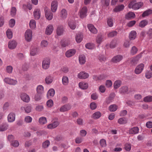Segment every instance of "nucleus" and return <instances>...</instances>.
<instances>
[{
  "label": "nucleus",
  "instance_id": "1",
  "mask_svg": "<svg viewBox=\"0 0 152 152\" xmlns=\"http://www.w3.org/2000/svg\"><path fill=\"white\" fill-rule=\"evenodd\" d=\"M143 4L141 2L135 3L134 1L131 2L128 5V7L132 8L134 10L139 9L142 5Z\"/></svg>",
  "mask_w": 152,
  "mask_h": 152
},
{
  "label": "nucleus",
  "instance_id": "2",
  "mask_svg": "<svg viewBox=\"0 0 152 152\" xmlns=\"http://www.w3.org/2000/svg\"><path fill=\"white\" fill-rule=\"evenodd\" d=\"M32 32L31 30L28 29L25 33V38L26 40L28 42L31 41L32 39Z\"/></svg>",
  "mask_w": 152,
  "mask_h": 152
},
{
  "label": "nucleus",
  "instance_id": "3",
  "mask_svg": "<svg viewBox=\"0 0 152 152\" xmlns=\"http://www.w3.org/2000/svg\"><path fill=\"white\" fill-rule=\"evenodd\" d=\"M50 60L49 58H45L42 61V67L43 69H48L50 66Z\"/></svg>",
  "mask_w": 152,
  "mask_h": 152
},
{
  "label": "nucleus",
  "instance_id": "4",
  "mask_svg": "<svg viewBox=\"0 0 152 152\" xmlns=\"http://www.w3.org/2000/svg\"><path fill=\"white\" fill-rule=\"evenodd\" d=\"M87 12V8L86 7H84L80 9L79 11L80 17L81 18H83L86 17Z\"/></svg>",
  "mask_w": 152,
  "mask_h": 152
},
{
  "label": "nucleus",
  "instance_id": "5",
  "mask_svg": "<svg viewBox=\"0 0 152 152\" xmlns=\"http://www.w3.org/2000/svg\"><path fill=\"white\" fill-rule=\"evenodd\" d=\"M4 80L6 83L12 85H15L18 83V81L16 80L12 79L8 77L5 78Z\"/></svg>",
  "mask_w": 152,
  "mask_h": 152
},
{
  "label": "nucleus",
  "instance_id": "6",
  "mask_svg": "<svg viewBox=\"0 0 152 152\" xmlns=\"http://www.w3.org/2000/svg\"><path fill=\"white\" fill-rule=\"evenodd\" d=\"M142 53H141L130 59V63L132 64H135L137 63L140 59L142 56Z\"/></svg>",
  "mask_w": 152,
  "mask_h": 152
},
{
  "label": "nucleus",
  "instance_id": "7",
  "mask_svg": "<svg viewBox=\"0 0 152 152\" xmlns=\"http://www.w3.org/2000/svg\"><path fill=\"white\" fill-rule=\"evenodd\" d=\"M144 67V65L142 63H141L137 65L135 69L134 72L136 74H140L143 71Z\"/></svg>",
  "mask_w": 152,
  "mask_h": 152
},
{
  "label": "nucleus",
  "instance_id": "8",
  "mask_svg": "<svg viewBox=\"0 0 152 152\" xmlns=\"http://www.w3.org/2000/svg\"><path fill=\"white\" fill-rule=\"evenodd\" d=\"M59 124V123L58 121H54L51 123L48 124L47 128L49 129H53L57 127Z\"/></svg>",
  "mask_w": 152,
  "mask_h": 152
},
{
  "label": "nucleus",
  "instance_id": "9",
  "mask_svg": "<svg viewBox=\"0 0 152 152\" xmlns=\"http://www.w3.org/2000/svg\"><path fill=\"white\" fill-rule=\"evenodd\" d=\"M71 108V105L69 104H66L62 106L59 110L61 112H64L68 111Z\"/></svg>",
  "mask_w": 152,
  "mask_h": 152
},
{
  "label": "nucleus",
  "instance_id": "10",
  "mask_svg": "<svg viewBox=\"0 0 152 152\" xmlns=\"http://www.w3.org/2000/svg\"><path fill=\"white\" fill-rule=\"evenodd\" d=\"M53 30V27L52 25H49L46 27L45 33L48 35H50Z\"/></svg>",
  "mask_w": 152,
  "mask_h": 152
},
{
  "label": "nucleus",
  "instance_id": "11",
  "mask_svg": "<svg viewBox=\"0 0 152 152\" xmlns=\"http://www.w3.org/2000/svg\"><path fill=\"white\" fill-rule=\"evenodd\" d=\"M119 92L123 94H128L129 92L128 87L126 86H124L121 87L119 90Z\"/></svg>",
  "mask_w": 152,
  "mask_h": 152
},
{
  "label": "nucleus",
  "instance_id": "12",
  "mask_svg": "<svg viewBox=\"0 0 152 152\" xmlns=\"http://www.w3.org/2000/svg\"><path fill=\"white\" fill-rule=\"evenodd\" d=\"M17 43L15 40H12L10 41L8 44V47L10 49H13L16 47Z\"/></svg>",
  "mask_w": 152,
  "mask_h": 152
},
{
  "label": "nucleus",
  "instance_id": "13",
  "mask_svg": "<svg viewBox=\"0 0 152 152\" xmlns=\"http://www.w3.org/2000/svg\"><path fill=\"white\" fill-rule=\"evenodd\" d=\"M123 56L121 55H117L113 58L112 61L114 63H118L120 62L123 59Z\"/></svg>",
  "mask_w": 152,
  "mask_h": 152
},
{
  "label": "nucleus",
  "instance_id": "14",
  "mask_svg": "<svg viewBox=\"0 0 152 152\" xmlns=\"http://www.w3.org/2000/svg\"><path fill=\"white\" fill-rule=\"evenodd\" d=\"M20 98L24 102H28L30 101V97L26 93H22L21 94Z\"/></svg>",
  "mask_w": 152,
  "mask_h": 152
},
{
  "label": "nucleus",
  "instance_id": "15",
  "mask_svg": "<svg viewBox=\"0 0 152 152\" xmlns=\"http://www.w3.org/2000/svg\"><path fill=\"white\" fill-rule=\"evenodd\" d=\"M64 29L63 26L62 25H59L56 29V34L58 36H61L63 34Z\"/></svg>",
  "mask_w": 152,
  "mask_h": 152
},
{
  "label": "nucleus",
  "instance_id": "16",
  "mask_svg": "<svg viewBox=\"0 0 152 152\" xmlns=\"http://www.w3.org/2000/svg\"><path fill=\"white\" fill-rule=\"evenodd\" d=\"M77 77L80 79H85L88 77L89 75L88 73L82 72L78 74Z\"/></svg>",
  "mask_w": 152,
  "mask_h": 152
},
{
  "label": "nucleus",
  "instance_id": "17",
  "mask_svg": "<svg viewBox=\"0 0 152 152\" xmlns=\"http://www.w3.org/2000/svg\"><path fill=\"white\" fill-rule=\"evenodd\" d=\"M75 52L76 50L75 49H70L66 52L65 55L67 57L69 58L74 55Z\"/></svg>",
  "mask_w": 152,
  "mask_h": 152
},
{
  "label": "nucleus",
  "instance_id": "18",
  "mask_svg": "<svg viewBox=\"0 0 152 152\" xmlns=\"http://www.w3.org/2000/svg\"><path fill=\"white\" fill-rule=\"evenodd\" d=\"M15 115L14 113H10L8 115L7 119L9 122H12L15 121Z\"/></svg>",
  "mask_w": 152,
  "mask_h": 152
},
{
  "label": "nucleus",
  "instance_id": "19",
  "mask_svg": "<svg viewBox=\"0 0 152 152\" xmlns=\"http://www.w3.org/2000/svg\"><path fill=\"white\" fill-rule=\"evenodd\" d=\"M67 12L65 9L61 10L60 12V16L62 19H65L67 16Z\"/></svg>",
  "mask_w": 152,
  "mask_h": 152
},
{
  "label": "nucleus",
  "instance_id": "20",
  "mask_svg": "<svg viewBox=\"0 0 152 152\" xmlns=\"http://www.w3.org/2000/svg\"><path fill=\"white\" fill-rule=\"evenodd\" d=\"M58 8V2L57 1H53L51 4V9L53 12H55Z\"/></svg>",
  "mask_w": 152,
  "mask_h": 152
},
{
  "label": "nucleus",
  "instance_id": "21",
  "mask_svg": "<svg viewBox=\"0 0 152 152\" xmlns=\"http://www.w3.org/2000/svg\"><path fill=\"white\" fill-rule=\"evenodd\" d=\"M40 12L39 9H35L34 12V15L35 18L36 19H38L40 17Z\"/></svg>",
  "mask_w": 152,
  "mask_h": 152
},
{
  "label": "nucleus",
  "instance_id": "22",
  "mask_svg": "<svg viewBox=\"0 0 152 152\" xmlns=\"http://www.w3.org/2000/svg\"><path fill=\"white\" fill-rule=\"evenodd\" d=\"M88 27L89 30L92 33L96 34L97 33V30L93 25L88 24Z\"/></svg>",
  "mask_w": 152,
  "mask_h": 152
},
{
  "label": "nucleus",
  "instance_id": "23",
  "mask_svg": "<svg viewBox=\"0 0 152 152\" xmlns=\"http://www.w3.org/2000/svg\"><path fill=\"white\" fill-rule=\"evenodd\" d=\"M139 128L137 127H134L129 130V133L131 134H135L139 132Z\"/></svg>",
  "mask_w": 152,
  "mask_h": 152
},
{
  "label": "nucleus",
  "instance_id": "24",
  "mask_svg": "<svg viewBox=\"0 0 152 152\" xmlns=\"http://www.w3.org/2000/svg\"><path fill=\"white\" fill-rule=\"evenodd\" d=\"M79 87L83 89H86L88 87V84L87 83L84 82H81L79 83Z\"/></svg>",
  "mask_w": 152,
  "mask_h": 152
},
{
  "label": "nucleus",
  "instance_id": "25",
  "mask_svg": "<svg viewBox=\"0 0 152 152\" xmlns=\"http://www.w3.org/2000/svg\"><path fill=\"white\" fill-rule=\"evenodd\" d=\"M37 93L42 94L44 93V87L42 85H39L36 88Z\"/></svg>",
  "mask_w": 152,
  "mask_h": 152
},
{
  "label": "nucleus",
  "instance_id": "26",
  "mask_svg": "<svg viewBox=\"0 0 152 152\" xmlns=\"http://www.w3.org/2000/svg\"><path fill=\"white\" fill-rule=\"evenodd\" d=\"M79 61L80 64H83L86 61V57L84 55H80L79 57Z\"/></svg>",
  "mask_w": 152,
  "mask_h": 152
},
{
  "label": "nucleus",
  "instance_id": "27",
  "mask_svg": "<svg viewBox=\"0 0 152 152\" xmlns=\"http://www.w3.org/2000/svg\"><path fill=\"white\" fill-rule=\"evenodd\" d=\"M137 33L136 31H131L129 36V38L130 40H133L136 37Z\"/></svg>",
  "mask_w": 152,
  "mask_h": 152
},
{
  "label": "nucleus",
  "instance_id": "28",
  "mask_svg": "<svg viewBox=\"0 0 152 152\" xmlns=\"http://www.w3.org/2000/svg\"><path fill=\"white\" fill-rule=\"evenodd\" d=\"M53 78L51 75L47 76L45 79V81L47 84H50L53 81Z\"/></svg>",
  "mask_w": 152,
  "mask_h": 152
},
{
  "label": "nucleus",
  "instance_id": "29",
  "mask_svg": "<svg viewBox=\"0 0 152 152\" xmlns=\"http://www.w3.org/2000/svg\"><path fill=\"white\" fill-rule=\"evenodd\" d=\"M83 37L81 34H78L76 35L75 40L77 43H80L83 39Z\"/></svg>",
  "mask_w": 152,
  "mask_h": 152
},
{
  "label": "nucleus",
  "instance_id": "30",
  "mask_svg": "<svg viewBox=\"0 0 152 152\" xmlns=\"http://www.w3.org/2000/svg\"><path fill=\"white\" fill-rule=\"evenodd\" d=\"M55 94V91L54 89L53 88L50 89L48 92L47 96L48 98H50L54 96Z\"/></svg>",
  "mask_w": 152,
  "mask_h": 152
},
{
  "label": "nucleus",
  "instance_id": "31",
  "mask_svg": "<svg viewBox=\"0 0 152 152\" xmlns=\"http://www.w3.org/2000/svg\"><path fill=\"white\" fill-rule=\"evenodd\" d=\"M124 6L123 4L116 6L113 9V11L115 12H117L122 10L124 8Z\"/></svg>",
  "mask_w": 152,
  "mask_h": 152
},
{
  "label": "nucleus",
  "instance_id": "32",
  "mask_svg": "<svg viewBox=\"0 0 152 152\" xmlns=\"http://www.w3.org/2000/svg\"><path fill=\"white\" fill-rule=\"evenodd\" d=\"M45 17L48 20H50L53 18V14L50 11L47 10L45 12Z\"/></svg>",
  "mask_w": 152,
  "mask_h": 152
},
{
  "label": "nucleus",
  "instance_id": "33",
  "mask_svg": "<svg viewBox=\"0 0 152 152\" xmlns=\"http://www.w3.org/2000/svg\"><path fill=\"white\" fill-rule=\"evenodd\" d=\"M135 17L134 13L132 12H128L126 15L125 18L126 19H129L134 18Z\"/></svg>",
  "mask_w": 152,
  "mask_h": 152
},
{
  "label": "nucleus",
  "instance_id": "34",
  "mask_svg": "<svg viewBox=\"0 0 152 152\" xmlns=\"http://www.w3.org/2000/svg\"><path fill=\"white\" fill-rule=\"evenodd\" d=\"M68 25L70 28L72 30L75 29L76 27V23L73 20L69 21L68 23Z\"/></svg>",
  "mask_w": 152,
  "mask_h": 152
},
{
  "label": "nucleus",
  "instance_id": "35",
  "mask_svg": "<svg viewBox=\"0 0 152 152\" xmlns=\"http://www.w3.org/2000/svg\"><path fill=\"white\" fill-rule=\"evenodd\" d=\"M121 81L119 80H116L114 83V88L115 89L118 88L121 86Z\"/></svg>",
  "mask_w": 152,
  "mask_h": 152
},
{
  "label": "nucleus",
  "instance_id": "36",
  "mask_svg": "<svg viewBox=\"0 0 152 152\" xmlns=\"http://www.w3.org/2000/svg\"><path fill=\"white\" fill-rule=\"evenodd\" d=\"M46 118L44 117H42L39 118V122L41 125H44L47 123Z\"/></svg>",
  "mask_w": 152,
  "mask_h": 152
},
{
  "label": "nucleus",
  "instance_id": "37",
  "mask_svg": "<svg viewBox=\"0 0 152 152\" xmlns=\"http://www.w3.org/2000/svg\"><path fill=\"white\" fill-rule=\"evenodd\" d=\"M29 26L31 29H34L36 27L35 21L33 19L31 20L29 23Z\"/></svg>",
  "mask_w": 152,
  "mask_h": 152
},
{
  "label": "nucleus",
  "instance_id": "38",
  "mask_svg": "<svg viewBox=\"0 0 152 152\" xmlns=\"http://www.w3.org/2000/svg\"><path fill=\"white\" fill-rule=\"evenodd\" d=\"M8 125L6 123H4L0 125V131H4L6 130L8 127Z\"/></svg>",
  "mask_w": 152,
  "mask_h": 152
},
{
  "label": "nucleus",
  "instance_id": "39",
  "mask_svg": "<svg viewBox=\"0 0 152 152\" xmlns=\"http://www.w3.org/2000/svg\"><path fill=\"white\" fill-rule=\"evenodd\" d=\"M101 113L99 112H96L92 115V117L94 119H97L99 118L101 116Z\"/></svg>",
  "mask_w": 152,
  "mask_h": 152
},
{
  "label": "nucleus",
  "instance_id": "40",
  "mask_svg": "<svg viewBox=\"0 0 152 152\" xmlns=\"http://www.w3.org/2000/svg\"><path fill=\"white\" fill-rule=\"evenodd\" d=\"M24 109L25 113H29L31 112V107L30 105H28L26 107H22L21 110H22Z\"/></svg>",
  "mask_w": 152,
  "mask_h": 152
},
{
  "label": "nucleus",
  "instance_id": "41",
  "mask_svg": "<svg viewBox=\"0 0 152 152\" xmlns=\"http://www.w3.org/2000/svg\"><path fill=\"white\" fill-rule=\"evenodd\" d=\"M126 119L124 117L121 118L119 119L118 121V123L120 124H123L126 123Z\"/></svg>",
  "mask_w": 152,
  "mask_h": 152
},
{
  "label": "nucleus",
  "instance_id": "42",
  "mask_svg": "<svg viewBox=\"0 0 152 152\" xmlns=\"http://www.w3.org/2000/svg\"><path fill=\"white\" fill-rule=\"evenodd\" d=\"M63 84L64 85H67L69 83V79L68 77L66 76H63L62 78Z\"/></svg>",
  "mask_w": 152,
  "mask_h": 152
},
{
  "label": "nucleus",
  "instance_id": "43",
  "mask_svg": "<svg viewBox=\"0 0 152 152\" xmlns=\"http://www.w3.org/2000/svg\"><path fill=\"white\" fill-rule=\"evenodd\" d=\"M48 45V42L47 40H44L42 41L41 42V47L42 48H45L47 47Z\"/></svg>",
  "mask_w": 152,
  "mask_h": 152
},
{
  "label": "nucleus",
  "instance_id": "44",
  "mask_svg": "<svg viewBox=\"0 0 152 152\" xmlns=\"http://www.w3.org/2000/svg\"><path fill=\"white\" fill-rule=\"evenodd\" d=\"M143 101L145 102H152V96H148L145 97Z\"/></svg>",
  "mask_w": 152,
  "mask_h": 152
},
{
  "label": "nucleus",
  "instance_id": "45",
  "mask_svg": "<svg viewBox=\"0 0 152 152\" xmlns=\"http://www.w3.org/2000/svg\"><path fill=\"white\" fill-rule=\"evenodd\" d=\"M61 45L63 47H65L70 44V42L68 40H62L61 42Z\"/></svg>",
  "mask_w": 152,
  "mask_h": 152
},
{
  "label": "nucleus",
  "instance_id": "46",
  "mask_svg": "<svg viewBox=\"0 0 152 152\" xmlns=\"http://www.w3.org/2000/svg\"><path fill=\"white\" fill-rule=\"evenodd\" d=\"M117 109V106L115 104H112L109 107V110L111 112L115 111Z\"/></svg>",
  "mask_w": 152,
  "mask_h": 152
},
{
  "label": "nucleus",
  "instance_id": "47",
  "mask_svg": "<svg viewBox=\"0 0 152 152\" xmlns=\"http://www.w3.org/2000/svg\"><path fill=\"white\" fill-rule=\"evenodd\" d=\"M152 13V10L150 9H148L145 11L142 14V16L143 17H145L148 15H149Z\"/></svg>",
  "mask_w": 152,
  "mask_h": 152
},
{
  "label": "nucleus",
  "instance_id": "48",
  "mask_svg": "<svg viewBox=\"0 0 152 152\" xmlns=\"http://www.w3.org/2000/svg\"><path fill=\"white\" fill-rule=\"evenodd\" d=\"M148 23V21L145 20H144L141 21L139 23V26L142 28L146 26Z\"/></svg>",
  "mask_w": 152,
  "mask_h": 152
},
{
  "label": "nucleus",
  "instance_id": "49",
  "mask_svg": "<svg viewBox=\"0 0 152 152\" xmlns=\"http://www.w3.org/2000/svg\"><path fill=\"white\" fill-rule=\"evenodd\" d=\"M138 51L137 48L135 46H134L132 48L130 53L132 55H134L137 53Z\"/></svg>",
  "mask_w": 152,
  "mask_h": 152
},
{
  "label": "nucleus",
  "instance_id": "50",
  "mask_svg": "<svg viewBox=\"0 0 152 152\" xmlns=\"http://www.w3.org/2000/svg\"><path fill=\"white\" fill-rule=\"evenodd\" d=\"M86 48L89 49H92L95 48L94 45L92 43H88L86 44L85 45Z\"/></svg>",
  "mask_w": 152,
  "mask_h": 152
},
{
  "label": "nucleus",
  "instance_id": "51",
  "mask_svg": "<svg viewBox=\"0 0 152 152\" xmlns=\"http://www.w3.org/2000/svg\"><path fill=\"white\" fill-rule=\"evenodd\" d=\"M7 37L9 39L12 38V33L10 29H8L6 32Z\"/></svg>",
  "mask_w": 152,
  "mask_h": 152
},
{
  "label": "nucleus",
  "instance_id": "52",
  "mask_svg": "<svg viewBox=\"0 0 152 152\" xmlns=\"http://www.w3.org/2000/svg\"><path fill=\"white\" fill-rule=\"evenodd\" d=\"M103 39V36L102 35H99L96 38V42L100 44L102 41Z\"/></svg>",
  "mask_w": 152,
  "mask_h": 152
},
{
  "label": "nucleus",
  "instance_id": "53",
  "mask_svg": "<svg viewBox=\"0 0 152 152\" xmlns=\"http://www.w3.org/2000/svg\"><path fill=\"white\" fill-rule=\"evenodd\" d=\"M117 32L115 31H112L109 33L107 35L108 37H113L116 35Z\"/></svg>",
  "mask_w": 152,
  "mask_h": 152
},
{
  "label": "nucleus",
  "instance_id": "54",
  "mask_svg": "<svg viewBox=\"0 0 152 152\" xmlns=\"http://www.w3.org/2000/svg\"><path fill=\"white\" fill-rule=\"evenodd\" d=\"M32 119L31 117L27 116L25 117L24 121L27 123H30L32 122Z\"/></svg>",
  "mask_w": 152,
  "mask_h": 152
},
{
  "label": "nucleus",
  "instance_id": "55",
  "mask_svg": "<svg viewBox=\"0 0 152 152\" xmlns=\"http://www.w3.org/2000/svg\"><path fill=\"white\" fill-rule=\"evenodd\" d=\"M113 19L111 18L108 19L107 20V23L109 26L111 27L113 26Z\"/></svg>",
  "mask_w": 152,
  "mask_h": 152
},
{
  "label": "nucleus",
  "instance_id": "56",
  "mask_svg": "<svg viewBox=\"0 0 152 152\" xmlns=\"http://www.w3.org/2000/svg\"><path fill=\"white\" fill-rule=\"evenodd\" d=\"M101 3L103 6H108L109 5L110 0H102Z\"/></svg>",
  "mask_w": 152,
  "mask_h": 152
},
{
  "label": "nucleus",
  "instance_id": "57",
  "mask_svg": "<svg viewBox=\"0 0 152 152\" xmlns=\"http://www.w3.org/2000/svg\"><path fill=\"white\" fill-rule=\"evenodd\" d=\"M15 20L13 19H12L9 21V25L11 27H13L15 24Z\"/></svg>",
  "mask_w": 152,
  "mask_h": 152
},
{
  "label": "nucleus",
  "instance_id": "58",
  "mask_svg": "<svg viewBox=\"0 0 152 152\" xmlns=\"http://www.w3.org/2000/svg\"><path fill=\"white\" fill-rule=\"evenodd\" d=\"M98 59L100 62H104L106 60V57L103 55H100L99 56Z\"/></svg>",
  "mask_w": 152,
  "mask_h": 152
},
{
  "label": "nucleus",
  "instance_id": "59",
  "mask_svg": "<svg viewBox=\"0 0 152 152\" xmlns=\"http://www.w3.org/2000/svg\"><path fill=\"white\" fill-rule=\"evenodd\" d=\"M116 42L115 40L112 41L110 44V46L111 48H113L115 47L116 45Z\"/></svg>",
  "mask_w": 152,
  "mask_h": 152
},
{
  "label": "nucleus",
  "instance_id": "60",
  "mask_svg": "<svg viewBox=\"0 0 152 152\" xmlns=\"http://www.w3.org/2000/svg\"><path fill=\"white\" fill-rule=\"evenodd\" d=\"M37 49L36 48H34L31 49V52L30 54L32 56L35 55L37 52Z\"/></svg>",
  "mask_w": 152,
  "mask_h": 152
},
{
  "label": "nucleus",
  "instance_id": "61",
  "mask_svg": "<svg viewBox=\"0 0 152 152\" xmlns=\"http://www.w3.org/2000/svg\"><path fill=\"white\" fill-rule=\"evenodd\" d=\"M16 9L15 7H13L12 8L11 10L10 14L13 17L15 16L16 14Z\"/></svg>",
  "mask_w": 152,
  "mask_h": 152
},
{
  "label": "nucleus",
  "instance_id": "62",
  "mask_svg": "<svg viewBox=\"0 0 152 152\" xmlns=\"http://www.w3.org/2000/svg\"><path fill=\"white\" fill-rule=\"evenodd\" d=\"M50 144V142L48 140H46L43 143L42 147L44 148H47L49 145Z\"/></svg>",
  "mask_w": 152,
  "mask_h": 152
},
{
  "label": "nucleus",
  "instance_id": "63",
  "mask_svg": "<svg viewBox=\"0 0 152 152\" xmlns=\"http://www.w3.org/2000/svg\"><path fill=\"white\" fill-rule=\"evenodd\" d=\"M131 148V145L130 143H126L125 145V149L127 151H129Z\"/></svg>",
  "mask_w": 152,
  "mask_h": 152
},
{
  "label": "nucleus",
  "instance_id": "64",
  "mask_svg": "<svg viewBox=\"0 0 152 152\" xmlns=\"http://www.w3.org/2000/svg\"><path fill=\"white\" fill-rule=\"evenodd\" d=\"M41 94H39L37 93L35 95L34 99L35 100L38 101L41 99Z\"/></svg>",
  "mask_w": 152,
  "mask_h": 152
}]
</instances>
